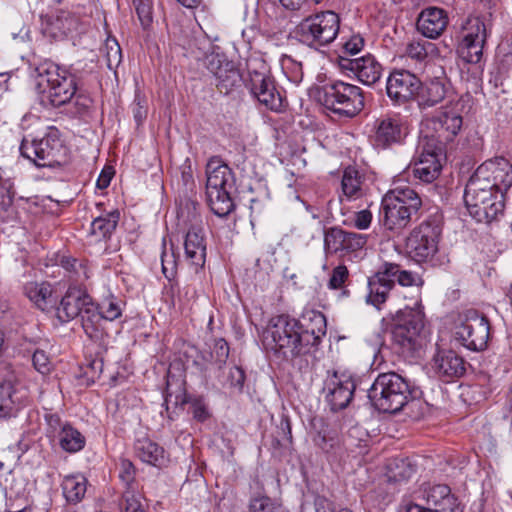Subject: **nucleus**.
<instances>
[{"label":"nucleus","instance_id":"1","mask_svg":"<svg viewBox=\"0 0 512 512\" xmlns=\"http://www.w3.org/2000/svg\"><path fill=\"white\" fill-rule=\"evenodd\" d=\"M315 330L305 329L301 322L288 315L271 318L264 333L263 343L266 349L286 360L309 354L321 341Z\"/></svg>","mask_w":512,"mask_h":512},{"label":"nucleus","instance_id":"2","mask_svg":"<svg viewBox=\"0 0 512 512\" xmlns=\"http://www.w3.org/2000/svg\"><path fill=\"white\" fill-rule=\"evenodd\" d=\"M512 185V165L504 157L482 163L472 174L464 191L467 209L479 207L493 198L504 197Z\"/></svg>","mask_w":512,"mask_h":512},{"label":"nucleus","instance_id":"3","mask_svg":"<svg viewBox=\"0 0 512 512\" xmlns=\"http://www.w3.org/2000/svg\"><path fill=\"white\" fill-rule=\"evenodd\" d=\"M32 76L35 78L36 90L53 107L70 103L78 90L76 76L51 61L37 65Z\"/></svg>","mask_w":512,"mask_h":512},{"label":"nucleus","instance_id":"4","mask_svg":"<svg viewBox=\"0 0 512 512\" xmlns=\"http://www.w3.org/2000/svg\"><path fill=\"white\" fill-rule=\"evenodd\" d=\"M206 195L212 212L224 217L233 209L231 192L235 186L234 175L227 164L212 157L206 165Z\"/></svg>","mask_w":512,"mask_h":512},{"label":"nucleus","instance_id":"5","mask_svg":"<svg viewBox=\"0 0 512 512\" xmlns=\"http://www.w3.org/2000/svg\"><path fill=\"white\" fill-rule=\"evenodd\" d=\"M372 405L383 413H397L411 398L410 386L406 379L395 372L377 376L368 390Z\"/></svg>","mask_w":512,"mask_h":512},{"label":"nucleus","instance_id":"6","mask_svg":"<svg viewBox=\"0 0 512 512\" xmlns=\"http://www.w3.org/2000/svg\"><path fill=\"white\" fill-rule=\"evenodd\" d=\"M392 342L405 357H414L424 344V314L419 308L406 307L392 318Z\"/></svg>","mask_w":512,"mask_h":512},{"label":"nucleus","instance_id":"7","mask_svg":"<svg viewBox=\"0 0 512 512\" xmlns=\"http://www.w3.org/2000/svg\"><path fill=\"white\" fill-rule=\"evenodd\" d=\"M316 99L327 110L345 117L356 116L365 105L362 89L340 80H332L318 87Z\"/></svg>","mask_w":512,"mask_h":512},{"label":"nucleus","instance_id":"8","mask_svg":"<svg viewBox=\"0 0 512 512\" xmlns=\"http://www.w3.org/2000/svg\"><path fill=\"white\" fill-rule=\"evenodd\" d=\"M339 28V15L327 10L302 19L296 27V35L301 43L319 49L336 39Z\"/></svg>","mask_w":512,"mask_h":512},{"label":"nucleus","instance_id":"9","mask_svg":"<svg viewBox=\"0 0 512 512\" xmlns=\"http://www.w3.org/2000/svg\"><path fill=\"white\" fill-rule=\"evenodd\" d=\"M244 82L253 97L261 104L274 111L282 109L281 94L277 91L269 68L263 59L250 58L247 61V78Z\"/></svg>","mask_w":512,"mask_h":512},{"label":"nucleus","instance_id":"10","mask_svg":"<svg viewBox=\"0 0 512 512\" xmlns=\"http://www.w3.org/2000/svg\"><path fill=\"white\" fill-rule=\"evenodd\" d=\"M421 205V198L413 189L396 187L383 196L380 213L385 224L416 221L413 216L417 215Z\"/></svg>","mask_w":512,"mask_h":512},{"label":"nucleus","instance_id":"11","mask_svg":"<svg viewBox=\"0 0 512 512\" xmlns=\"http://www.w3.org/2000/svg\"><path fill=\"white\" fill-rule=\"evenodd\" d=\"M20 152L38 167H55L62 163L65 148L55 133H49L39 139L25 137Z\"/></svg>","mask_w":512,"mask_h":512},{"label":"nucleus","instance_id":"12","mask_svg":"<svg viewBox=\"0 0 512 512\" xmlns=\"http://www.w3.org/2000/svg\"><path fill=\"white\" fill-rule=\"evenodd\" d=\"M488 29L486 19L481 16H469L463 22L457 51L465 62L473 64L480 62Z\"/></svg>","mask_w":512,"mask_h":512},{"label":"nucleus","instance_id":"13","mask_svg":"<svg viewBox=\"0 0 512 512\" xmlns=\"http://www.w3.org/2000/svg\"><path fill=\"white\" fill-rule=\"evenodd\" d=\"M490 325L486 316L476 310H468L464 319L456 326L454 338L471 351H482L489 339Z\"/></svg>","mask_w":512,"mask_h":512},{"label":"nucleus","instance_id":"14","mask_svg":"<svg viewBox=\"0 0 512 512\" xmlns=\"http://www.w3.org/2000/svg\"><path fill=\"white\" fill-rule=\"evenodd\" d=\"M375 146L383 149L401 144L408 135V123L400 113H390L378 117L373 124Z\"/></svg>","mask_w":512,"mask_h":512},{"label":"nucleus","instance_id":"15","mask_svg":"<svg viewBox=\"0 0 512 512\" xmlns=\"http://www.w3.org/2000/svg\"><path fill=\"white\" fill-rule=\"evenodd\" d=\"M356 389L355 381L347 372L328 371L324 380L323 392L331 410L346 408L353 399Z\"/></svg>","mask_w":512,"mask_h":512},{"label":"nucleus","instance_id":"16","mask_svg":"<svg viewBox=\"0 0 512 512\" xmlns=\"http://www.w3.org/2000/svg\"><path fill=\"white\" fill-rule=\"evenodd\" d=\"M437 151L441 152V148L434 143V140L430 143L427 137L422 138L417 147L418 156L408 167L407 173L412 172L415 178L426 183L435 180L441 171Z\"/></svg>","mask_w":512,"mask_h":512},{"label":"nucleus","instance_id":"17","mask_svg":"<svg viewBox=\"0 0 512 512\" xmlns=\"http://www.w3.org/2000/svg\"><path fill=\"white\" fill-rule=\"evenodd\" d=\"M421 88V80L408 70H394L386 81V94L394 105H403L414 99Z\"/></svg>","mask_w":512,"mask_h":512},{"label":"nucleus","instance_id":"18","mask_svg":"<svg viewBox=\"0 0 512 512\" xmlns=\"http://www.w3.org/2000/svg\"><path fill=\"white\" fill-rule=\"evenodd\" d=\"M18 375L11 364H0V419L15 417L21 408L17 397Z\"/></svg>","mask_w":512,"mask_h":512},{"label":"nucleus","instance_id":"19","mask_svg":"<svg viewBox=\"0 0 512 512\" xmlns=\"http://www.w3.org/2000/svg\"><path fill=\"white\" fill-rule=\"evenodd\" d=\"M440 226H416L406 239V249L417 261H424L438 250Z\"/></svg>","mask_w":512,"mask_h":512},{"label":"nucleus","instance_id":"20","mask_svg":"<svg viewBox=\"0 0 512 512\" xmlns=\"http://www.w3.org/2000/svg\"><path fill=\"white\" fill-rule=\"evenodd\" d=\"M338 65L347 75H353L358 81L367 86L379 81L382 75V65L371 54L358 58L339 56Z\"/></svg>","mask_w":512,"mask_h":512},{"label":"nucleus","instance_id":"21","mask_svg":"<svg viewBox=\"0 0 512 512\" xmlns=\"http://www.w3.org/2000/svg\"><path fill=\"white\" fill-rule=\"evenodd\" d=\"M366 244V236L360 233L348 232L338 227H331L325 232L324 248L326 253H339L345 256L360 250Z\"/></svg>","mask_w":512,"mask_h":512},{"label":"nucleus","instance_id":"22","mask_svg":"<svg viewBox=\"0 0 512 512\" xmlns=\"http://www.w3.org/2000/svg\"><path fill=\"white\" fill-rule=\"evenodd\" d=\"M207 70L215 77V85L223 94L230 93L242 81V76L233 62L222 55H211Z\"/></svg>","mask_w":512,"mask_h":512},{"label":"nucleus","instance_id":"23","mask_svg":"<svg viewBox=\"0 0 512 512\" xmlns=\"http://www.w3.org/2000/svg\"><path fill=\"white\" fill-rule=\"evenodd\" d=\"M397 271L391 263L383 264L382 268L368 280L369 293L367 302L379 308L387 300L388 294L394 287V279L389 276Z\"/></svg>","mask_w":512,"mask_h":512},{"label":"nucleus","instance_id":"24","mask_svg":"<svg viewBox=\"0 0 512 512\" xmlns=\"http://www.w3.org/2000/svg\"><path fill=\"white\" fill-rule=\"evenodd\" d=\"M447 13L438 7H428L421 11L416 27L419 33L429 39L440 37L448 25Z\"/></svg>","mask_w":512,"mask_h":512},{"label":"nucleus","instance_id":"25","mask_svg":"<svg viewBox=\"0 0 512 512\" xmlns=\"http://www.w3.org/2000/svg\"><path fill=\"white\" fill-rule=\"evenodd\" d=\"M91 300L92 298L85 291L69 288L56 308V317L61 323L69 322L75 317L81 316Z\"/></svg>","mask_w":512,"mask_h":512},{"label":"nucleus","instance_id":"26","mask_svg":"<svg viewBox=\"0 0 512 512\" xmlns=\"http://www.w3.org/2000/svg\"><path fill=\"white\" fill-rule=\"evenodd\" d=\"M437 142L442 144L452 141L462 129V116L454 110H445L432 119Z\"/></svg>","mask_w":512,"mask_h":512},{"label":"nucleus","instance_id":"27","mask_svg":"<svg viewBox=\"0 0 512 512\" xmlns=\"http://www.w3.org/2000/svg\"><path fill=\"white\" fill-rule=\"evenodd\" d=\"M424 499L438 512H461L458 499L445 484L429 485L424 489Z\"/></svg>","mask_w":512,"mask_h":512},{"label":"nucleus","instance_id":"28","mask_svg":"<svg viewBox=\"0 0 512 512\" xmlns=\"http://www.w3.org/2000/svg\"><path fill=\"white\" fill-rule=\"evenodd\" d=\"M184 248L186 259L197 272L204 266L206 258L205 234L202 226H191L186 233Z\"/></svg>","mask_w":512,"mask_h":512},{"label":"nucleus","instance_id":"29","mask_svg":"<svg viewBox=\"0 0 512 512\" xmlns=\"http://www.w3.org/2000/svg\"><path fill=\"white\" fill-rule=\"evenodd\" d=\"M433 362V368L441 378H458L465 373L464 359L452 350H439Z\"/></svg>","mask_w":512,"mask_h":512},{"label":"nucleus","instance_id":"30","mask_svg":"<svg viewBox=\"0 0 512 512\" xmlns=\"http://www.w3.org/2000/svg\"><path fill=\"white\" fill-rule=\"evenodd\" d=\"M134 450L136 456L142 462L155 467L165 466L168 462V456L164 448L149 438L137 439L134 444Z\"/></svg>","mask_w":512,"mask_h":512},{"label":"nucleus","instance_id":"31","mask_svg":"<svg viewBox=\"0 0 512 512\" xmlns=\"http://www.w3.org/2000/svg\"><path fill=\"white\" fill-rule=\"evenodd\" d=\"M81 322L82 328L85 334L93 341L101 340L104 335V327L103 321L105 318L100 313L99 309L96 307V304L93 300L90 301V304L84 308V311L81 314Z\"/></svg>","mask_w":512,"mask_h":512},{"label":"nucleus","instance_id":"32","mask_svg":"<svg viewBox=\"0 0 512 512\" xmlns=\"http://www.w3.org/2000/svg\"><path fill=\"white\" fill-rule=\"evenodd\" d=\"M446 96L445 83L440 79H431L421 82V88L417 91V102L420 108H429L440 103Z\"/></svg>","mask_w":512,"mask_h":512},{"label":"nucleus","instance_id":"33","mask_svg":"<svg viewBox=\"0 0 512 512\" xmlns=\"http://www.w3.org/2000/svg\"><path fill=\"white\" fill-rule=\"evenodd\" d=\"M24 294L40 310L46 311L52 306V289L47 282H28L23 287Z\"/></svg>","mask_w":512,"mask_h":512},{"label":"nucleus","instance_id":"34","mask_svg":"<svg viewBox=\"0 0 512 512\" xmlns=\"http://www.w3.org/2000/svg\"><path fill=\"white\" fill-rule=\"evenodd\" d=\"M87 484V479L80 473L65 476L61 487L67 502L70 504L81 502L85 497Z\"/></svg>","mask_w":512,"mask_h":512},{"label":"nucleus","instance_id":"35","mask_svg":"<svg viewBox=\"0 0 512 512\" xmlns=\"http://www.w3.org/2000/svg\"><path fill=\"white\" fill-rule=\"evenodd\" d=\"M503 198H493L486 204H481L479 207H470L469 214L480 224H491L494 221H500L499 216L503 214Z\"/></svg>","mask_w":512,"mask_h":512},{"label":"nucleus","instance_id":"36","mask_svg":"<svg viewBox=\"0 0 512 512\" xmlns=\"http://www.w3.org/2000/svg\"><path fill=\"white\" fill-rule=\"evenodd\" d=\"M59 446L68 453H76L81 451L86 443L82 433L74 428L70 423L54 439Z\"/></svg>","mask_w":512,"mask_h":512},{"label":"nucleus","instance_id":"37","mask_svg":"<svg viewBox=\"0 0 512 512\" xmlns=\"http://www.w3.org/2000/svg\"><path fill=\"white\" fill-rule=\"evenodd\" d=\"M13 184L10 180H0V221H15L17 213L13 205L14 200Z\"/></svg>","mask_w":512,"mask_h":512},{"label":"nucleus","instance_id":"38","mask_svg":"<svg viewBox=\"0 0 512 512\" xmlns=\"http://www.w3.org/2000/svg\"><path fill=\"white\" fill-rule=\"evenodd\" d=\"M186 55L207 68L210 56L218 54L213 52V45L207 37L198 36L189 41Z\"/></svg>","mask_w":512,"mask_h":512},{"label":"nucleus","instance_id":"39","mask_svg":"<svg viewBox=\"0 0 512 512\" xmlns=\"http://www.w3.org/2000/svg\"><path fill=\"white\" fill-rule=\"evenodd\" d=\"M363 175L355 167H347L342 176V191L348 198H358L362 194Z\"/></svg>","mask_w":512,"mask_h":512},{"label":"nucleus","instance_id":"40","mask_svg":"<svg viewBox=\"0 0 512 512\" xmlns=\"http://www.w3.org/2000/svg\"><path fill=\"white\" fill-rule=\"evenodd\" d=\"M313 426L316 429L313 442L321 450L328 452L337 442V431L331 428L322 419L315 421Z\"/></svg>","mask_w":512,"mask_h":512},{"label":"nucleus","instance_id":"41","mask_svg":"<svg viewBox=\"0 0 512 512\" xmlns=\"http://www.w3.org/2000/svg\"><path fill=\"white\" fill-rule=\"evenodd\" d=\"M416 472L414 465L405 458H395L388 464L389 481L401 482L410 479Z\"/></svg>","mask_w":512,"mask_h":512},{"label":"nucleus","instance_id":"42","mask_svg":"<svg viewBox=\"0 0 512 512\" xmlns=\"http://www.w3.org/2000/svg\"><path fill=\"white\" fill-rule=\"evenodd\" d=\"M177 224H192L200 221L197 213V203L191 199L184 198L176 204Z\"/></svg>","mask_w":512,"mask_h":512},{"label":"nucleus","instance_id":"43","mask_svg":"<svg viewBox=\"0 0 512 512\" xmlns=\"http://www.w3.org/2000/svg\"><path fill=\"white\" fill-rule=\"evenodd\" d=\"M123 301L118 297L110 294L105 297L100 303L96 304L100 313L103 315L105 320L114 321L121 317L123 311Z\"/></svg>","mask_w":512,"mask_h":512},{"label":"nucleus","instance_id":"44","mask_svg":"<svg viewBox=\"0 0 512 512\" xmlns=\"http://www.w3.org/2000/svg\"><path fill=\"white\" fill-rule=\"evenodd\" d=\"M393 267L396 268L397 271H394L393 274H389L391 278L397 280L398 284L403 287H416L418 291L424 284L423 278L417 274L408 270H401L398 264L391 263Z\"/></svg>","mask_w":512,"mask_h":512},{"label":"nucleus","instance_id":"45","mask_svg":"<svg viewBox=\"0 0 512 512\" xmlns=\"http://www.w3.org/2000/svg\"><path fill=\"white\" fill-rule=\"evenodd\" d=\"M433 44L423 39H413L406 46V54L411 59L419 62L424 61L428 57L429 50L433 48Z\"/></svg>","mask_w":512,"mask_h":512},{"label":"nucleus","instance_id":"46","mask_svg":"<svg viewBox=\"0 0 512 512\" xmlns=\"http://www.w3.org/2000/svg\"><path fill=\"white\" fill-rule=\"evenodd\" d=\"M249 512H283L280 504L266 495L251 498Z\"/></svg>","mask_w":512,"mask_h":512},{"label":"nucleus","instance_id":"47","mask_svg":"<svg viewBox=\"0 0 512 512\" xmlns=\"http://www.w3.org/2000/svg\"><path fill=\"white\" fill-rule=\"evenodd\" d=\"M119 506L120 512H146L140 502V495L135 490H125Z\"/></svg>","mask_w":512,"mask_h":512},{"label":"nucleus","instance_id":"48","mask_svg":"<svg viewBox=\"0 0 512 512\" xmlns=\"http://www.w3.org/2000/svg\"><path fill=\"white\" fill-rule=\"evenodd\" d=\"M105 57L107 67L113 70L119 66L122 61V52L116 39L108 38L105 42Z\"/></svg>","mask_w":512,"mask_h":512},{"label":"nucleus","instance_id":"49","mask_svg":"<svg viewBox=\"0 0 512 512\" xmlns=\"http://www.w3.org/2000/svg\"><path fill=\"white\" fill-rule=\"evenodd\" d=\"M281 67L290 81L297 83L302 80V77H303L302 64L300 62H297L291 56H288V55L282 56Z\"/></svg>","mask_w":512,"mask_h":512},{"label":"nucleus","instance_id":"50","mask_svg":"<svg viewBox=\"0 0 512 512\" xmlns=\"http://www.w3.org/2000/svg\"><path fill=\"white\" fill-rule=\"evenodd\" d=\"M209 355L212 362L217 365L218 368H222L229 356V346L226 340L223 338L216 339Z\"/></svg>","mask_w":512,"mask_h":512},{"label":"nucleus","instance_id":"51","mask_svg":"<svg viewBox=\"0 0 512 512\" xmlns=\"http://www.w3.org/2000/svg\"><path fill=\"white\" fill-rule=\"evenodd\" d=\"M92 104V100L89 96L83 93H77L73 97L70 103V113L75 117H81L88 113Z\"/></svg>","mask_w":512,"mask_h":512},{"label":"nucleus","instance_id":"52","mask_svg":"<svg viewBox=\"0 0 512 512\" xmlns=\"http://www.w3.org/2000/svg\"><path fill=\"white\" fill-rule=\"evenodd\" d=\"M32 363L36 371L47 375L52 370V363L48 354L41 349H35L32 353Z\"/></svg>","mask_w":512,"mask_h":512},{"label":"nucleus","instance_id":"53","mask_svg":"<svg viewBox=\"0 0 512 512\" xmlns=\"http://www.w3.org/2000/svg\"><path fill=\"white\" fill-rule=\"evenodd\" d=\"M45 421L47 423V435L52 440L69 424L68 422L62 421L57 413H46Z\"/></svg>","mask_w":512,"mask_h":512},{"label":"nucleus","instance_id":"54","mask_svg":"<svg viewBox=\"0 0 512 512\" xmlns=\"http://www.w3.org/2000/svg\"><path fill=\"white\" fill-rule=\"evenodd\" d=\"M349 271L346 266L338 265L332 271V274L328 281L329 289H340L348 279Z\"/></svg>","mask_w":512,"mask_h":512},{"label":"nucleus","instance_id":"55","mask_svg":"<svg viewBox=\"0 0 512 512\" xmlns=\"http://www.w3.org/2000/svg\"><path fill=\"white\" fill-rule=\"evenodd\" d=\"M133 4L142 26L150 25L152 21L150 0H133Z\"/></svg>","mask_w":512,"mask_h":512},{"label":"nucleus","instance_id":"56","mask_svg":"<svg viewBox=\"0 0 512 512\" xmlns=\"http://www.w3.org/2000/svg\"><path fill=\"white\" fill-rule=\"evenodd\" d=\"M364 47V39L361 35H352L347 41L343 43V56H353L359 53Z\"/></svg>","mask_w":512,"mask_h":512},{"label":"nucleus","instance_id":"57","mask_svg":"<svg viewBox=\"0 0 512 512\" xmlns=\"http://www.w3.org/2000/svg\"><path fill=\"white\" fill-rule=\"evenodd\" d=\"M190 409L193 418L199 422H204L210 417L207 405L202 399L196 398L190 402Z\"/></svg>","mask_w":512,"mask_h":512},{"label":"nucleus","instance_id":"58","mask_svg":"<svg viewBox=\"0 0 512 512\" xmlns=\"http://www.w3.org/2000/svg\"><path fill=\"white\" fill-rule=\"evenodd\" d=\"M62 34H67L75 28L76 21L67 13L58 15L52 23Z\"/></svg>","mask_w":512,"mask_h":512},{"label":"nucleus","instance_id":"59","mask_svg":"<svg viewBox=\"0 0 512 512\" xmlns=\"http://www.w3.org/2000/svg\"><path fill=\"white\" fill-rule=\"evenodd\" d=\"M132 111L134 115V119L137 124H141L147 116V107L146 101L141 98L139 95H136L133 105Z\"/></svg>","mask_w":512,"mask_h":512},{"label":"nucleus","instance_id":"60","mask_svg":"<svg viewBox=\"0 0 512 512\" xmlns=\"http://www.w3.org/2000/svg\"><path fill=\"white\" fill-rule=\"evenodd\" d=\"M122 471L120 472V478L126 483V490H134L132 482L134 480L135 468L129 460H123L121 463Z\"/></svg>","mask_w":512,"mask_h":512},{"label":"nucleus","instance_id":"61","mask_svg":"<svg viewBox=\"0 0 512 512\" xmlns=\"http://www.w3.org/2000/svg\"><path fill=\"white\" fill-rule=\"evenodd\" d=\"M245 381V373L244 371L239 367H234L230 370L229 376H228V382L231 387H234L238 389L239 391L242 390L243 385Z\"/></svg>","mask_w":512,"mask_h":512},{"label":"nucleus","instance_id":"62","mask_svg":"<svg viewBox=\"0 0 512 512\" xmlns=\"http://www.w3.org/2000/svg\"><path fill=\"white\" fill-rule=\"evenodd\" d=\"M114 176V170L112 167L104 168L96 182V186L99 189H105L110 185V182Z\"/></svg>","mask_w":512,"mask_h":512},{"label":"nucleus","instance_id":"63","mask_svg":"<svg viewBox=\"0 0 512 512\" xmlns=\"http://www.w3.org/2000/svg\"><path fill=\"white\" fill-rule=\"evenodd\" d=\"M280 5L288 11H299L307 3V0H278Z\"/></svg>","mask_w":512,"mask_h":512},{"label":"nucleus","instance_id":"64","mask_svg":"<svg viewBox=\"0 0 512 512\" xmlns=\"http://www.w3.org/2000/svg\"><path fill=\"white\" fill-rule=\"evenodd\" d=\"M97 221H103L106 224H118L120 221V211L118 209H114L107 213L106 216H99L95 218L92 224H95Z\"/></svg>","mask_w":512,"mask_h":512}]
</instances>
